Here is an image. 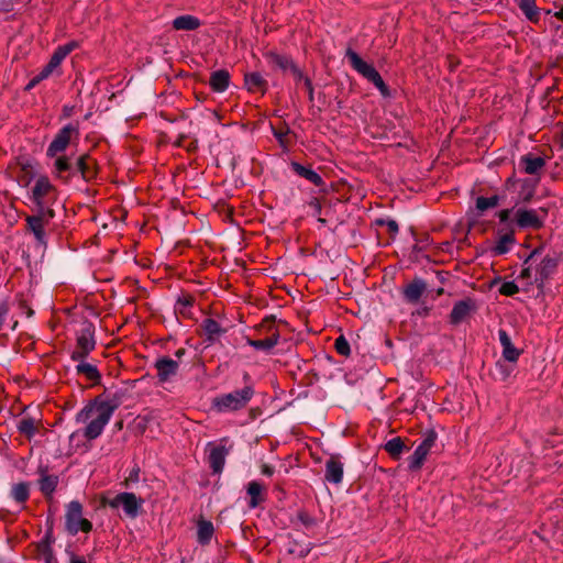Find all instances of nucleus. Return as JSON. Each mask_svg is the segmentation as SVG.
Masks as SVG:
<instances>
[{
    "label": "nucleus",
    "instance_id": "obj_44",
    "mask_svg": "<svg viewBox=\"0 0 563 563\" xmlns=\"http://www.w3.org/2000/svg\"><path fill=\"white\" fill-rule=\"evenodd\" d=\"M518 291L519 288L514 282H505L499 288V292L504 296H514Z\"/></svg>",
    "mask_w": 563,
    "mask_h": 563
},
{
    "label": "nucleus",
    "instance_id": "obj_20",
    "mask_svg": "<svg viewBox=\"0 0 563 563\" xmlns=\"http://www.w3.org/2000/svg\"><path fill=\"white\" fill-rule=\"evenodd\" d=\"M290 168L297 176L305 178L314 186H324L323 178L316 170H313L310 165L303 166L300 163L292 161L290 163Z\"/></svg>",
    "mask_w": 563,
    "mask_h": 563
},
{
    "label": "nucleus",
    "instance_id": "obj_16",
    "mask_svg": "<svg viewBox=\"0 0 563 563\" xmlns=\"http://www.w3.org/2000/svg\"><path fill=\"white\" fill-rule=\"evenodd\" d=\"M79 173L85 181H90L97 176V162L89 154L81 155L74 166V176Z\"/></svg>",
    "mask_w": 563,
    "mask_h": 563
},
{
    "label": "nucleus",
    "instance_id": "obj_31",
    "mask_svg": "<svg viewBox=\"0 0 563 563\" xmlns=\"http://www.w3.org/2000/svg\"><path fill=\"white\" fill-rule=\"evenodd\" d=\"M520 184L519 199L522 202H529L536 192L539 179L526 178L518 181Z\"/></svg>",
    "mask_w": 563,
    "mask_h": 563
},
{
    "label": "nucleus",
    "instance_id": "obj_24",
    "mask_svg": "<svg viewBox=\"0 0 563 563\" xmlns=\"http://www.w3.org/2000/svg\"><path fill=\"white\" fill-rule=\"evenodd\" d=\"M499 342L503 347V356L508 362H517L521 351L515 347V345L511 343L510 336L508 333L500 329L498 331Z\"/></svg>",
    "mask_w": 563,
    "mask_h": 563
},
{
    "label": "nucleus",
    "instance_id": "obj_54",
    "mask_svg": "<svg viewBox=\"0 0 563 563\" xmlns=\"http://www.w3.org/2000/svg\"><path fill=\"white\" fill-rule=\"evenodd\" d=\"M47 77H42V70L40 71L38 75H36L26 86V89H31L33 88L35 85H37L38 82H41L43 79H46Z\"/></svg>",
    "mask_w": 563,
    "mask_h": 563
},
{
    "label": "nucleus",
    "instance_id": "obj_48",
    "mask_svg": "<svg viewBox=\"0 0 563 563\" xmlns=\"http://www.w3.org/2000/svg\"><path fill=\"white\" fill-rule=\"evenodd\" d=\"M9 310H10V308H9L8 302H5V301L0 302V330L2 329V327L7 320Z\"/></svg>",
    "mask_w": 563,
    "mask_h": 563
},
{
    "label": "nucleus",
    "instance_id": "obj_40",
    "mask_svg": "<svg viewBox=\"0 0 563 563\" xmlns=\"http://www.w3.org/2000/svg\"><path fill=\"white\" fill-rule=\"evenodd\" d=\"M384 448L390 456L398 457L406 446L404 441L399 437H396L389 440Z\"/></svg>",
    "mask_w": 563,
    "mask_h": 563
},
{
    "label": "nucleus",
    "instance_id": "obj_15",
    "mask_svg": "<svg viewBox=\"0 0 563 563\" xmlns=\"http://www.w3.org/2000/svg\"><path fill=\"white\" fill-rule=\"evenodd\" d=\"M76 47V42H69L65 45L58 46L53 53L47 65L42 69V77H48Z\"/></svg>",
    "mask_w": 563,
    "mask_h": 563
},
{
    "label": "nucleus",
    "instance_id": "obj_6",
    "mask_svg": "<svg viewBox=\"0 0 563 563\" xmlns=\"http://www.w3.org/2000/svg\"><path fill=\"white\" fill-rule=\"evenodd\" d=\"M96 349L95 327L92 323H85L76 334V345L70 353L73 361H81Z\"/></svg>",
    "mask_w": 563,
    "mask_h": 563
},
{
    "label": "nucleus",
    "instance_id": "obj_26",
    "mask_svg": "<svg viewBox=\"0 0 563 563\" xmlns=\"http://www.w3.org/2000/svg\"><path fill=\"white\" fill-rule=\"evenodd\" d=\"M473 308V301L471 299L461 300L453 306L450 313V322L452 324L461 323L471 312Z\"/></svg>",
    "mask_w": 563,
    "mask_h": 563
},
{
    "label": "nucleus",
    "instance_id": "obj_30",
    "mask_svg": "<svg viewBox=\"0 0 563 563\" xmlns=\"http://www.w3.org/2000/svg\"><path fill=\"white\" fill-rule=\"evenodd\" d=\"M246 492L247 495L250 496V508H256L260 504H262L265 500L264 486L256 481H252L249 483Z\"/></svg>",
    "mask_w": 563,
    "mask_h": 563
},
{
    "label": "nucleus",
    "instance_id": "obj_60",
    "mask_svg": "<svg viewBox=\"0 0 563 563\" xmlns=\"http://www.w3.org/2000/svg\"><path fill=\"white\" fill-rule=\"evenodd\" d=\"M559 20H563V8L554 14Z\"/></svg>",
    "mask_w": 563,
    "mask_h": 563
},
{
    "label": "nucleus",
    "instance_id": "obj_39",
    "mask_svg": "<svg viewBox=\"0 0 563 563\" xmlns=\"http://www.w3.org/2000/svg\"><path fill=\"white\" fill-rule=\"evenodd\" d=\"M272 129H273V134L277 139L279 145L284 150H288V147L291 145V141L289 140V134H290L289 128L285 125V126L278 128V129L272 126Z\"/></svg>",
    "mask_w": 563,
    "mask_h": 563
},
{
    "label": "nucleus",
    "instance_id": "obj_18",
    "mask_svg": "<svg viewBox=\"0 0 563 563\" xmlns=\"http://www.w3.org/2000/svg\"><path fill=\"white\" fill-rule=\"evenodd\" d=\"M344 465L339 455H331L325 462L324 479L339 485L343 479Z\"/></svg>",
    "mask_w": 563,
    "mask_h": 563
},
{
    "label": "nucleus",
    "instance_id": "obj_64",
    "mask_svg": "<svg viewBox=\"0 0 563 563\" xmlns=\"http://www.w3.org/2000/svg\"><path fill=\"white\" fill-rule=\"evenodd\" d=\"M244 379L250 380V375L247 373H244Z\"/></svg>",
    "mask_w": 563,
    "mask_h": 563
},
{
    "label": "nucleus",
    "instance_id": "obj_59",
    "mask_svg": "<svg viewBox=\"0 0 563 563\" xmlns=\"http://www.w3.org/2000/svg\"><path fill=\"white\" fill-rule=\"evenodd\" d=\"M70 563H86V561L82 558L73 556Z\"/></svg>",
    "mask_w": 563,
    "mask_h": 563
},
{
    "label": "nucleus",
    "instance_id": "obj_47",
    "mask_svg": "<svg viewBox=\"0 0 563 563\" xmlns=\"http://www.w3.org/2000/svg\"><path fill=\"white\" fill-rule=\"evenodd\" d=\"M533 275L534 273L532 271L531 264L529 263L528 265H525V267L522 268L519 278L526 279L529 282V284H532L531 282H533Z\"/></svg>",
    "mask_w": 563,
    "mask_h": 563
},
{
    "label": "nucleus",
    "instance_id": "obj_13",
    "mask_svg": "<svg viewBox=\"0 0 563 563\" xmlns=\"http://www.w3.org/2000/svg\"><path fill=\"white\" fill-rule=\"evenodd\" d=\"M559 257L545 255L534 268L533 282L538 289L544 288L545 282L556 272Z\"/></svg>",
    "mask_w": 563,
    "mask_h": 563
},
{
    "label": "nucleus",
    "instance_id": "obj_2",
    "mask_svg": "<svg viewBox=\"0 0 563 563\" xmlns=\"http://www.w3.org/2000/svg\"><path fill=\"white\" fill-rule=\"evenodd\" d=\"M254 395V386L246 384L242 389L222 394L213 398L212 408L220 413L240 411L249 405Z\"/></svg>",
    "mask_w": 563,
    "mask_h": 563
},
{
    "label": "nucleus",
    "instance_id": "obj_7",
    "mask_svg": "<svg viewBox=\"0 0 563 563\" xmlns=\"http://www.w3.org/2000/svg\"><path fill=\"white\" fill-rule=\"evenodd\" d=\"M35 214L27 216L26 230L32 232L36 242L41 245H46L45 227L49 224L52 219L55 217L53 209H35Z\"/></svg>",
    "mask_w": 563,
    "mask_h": 563
},
{
    "label": "nucleus",
    "instance_id": "obj_36",
    "mask_svg": "<svg viewBox=\"0 0 563 563\" xmlns=\"http://www.w3.org/2000/svg\"><path fill=\"white\" fill-rule=\"evenodd\" d=\"M38 484H40V490L45 495V496H51L56 487H57V484H58V476L56 475H48V474H42L40 481H38Z\"/></svg>",
    "mask_w": 563,
    "mask_h": 563
},
{
    "label": "nucleus",
    "instance_id": "obj_28",
    "mask_svg": "<svg viewBox=\"0 0 563 563\" xmlns=\"http://www.w3.org/2000/svg\"><path fill=\"white\" fill-rule=\"evenodd\" d=\"M230 74L225 69H219L210 75L209 85L216 92H223L229 87Z\"/></svg>",
    "mask_w": 563,
    "mask_h": 563
},
{
    "label": "nucleus",
    "instance_id": "obj_17",
    "mask_svg": "<svg viewBox=\"0 0 563 563\" xmlns=\"http://www.w3.org/2000/svg\"><path fill=\"white\" fill-rule=\"evenodd\" d=\"M208 448H210L208 456L210 468L214 474H219L223 471L229 450L224 445H217L212 442L208 443Z\"/></svg>",
    "mask_w": 563,
    "mask_h": 563
},
{
    "label": "nucleus",
    "instance_id": "obj_51",
    "mask_svg": "<svg viewBox=\"0 0 563 563\" xmlns=\"http://www.w3.org/2000/svg\"><path fill=\"white\" fill-rule=\"evenodd\" d=\"M309 206L314 209V212L317 214L321 213L322 207H321V202L318 198H312L309 202Z\"/></svg>",
    "mask_w": 563,
    "mask_h": 563
},
{
    "label": "nucleus",
    "instance_id": "obj_62",
    "mask_svg": "<svg viewBox=\"0 0 563 563\" xmlns=\"http://www.w3.org/2000/svg\"><path fill=\"white\" fill-rule=\"evenodd\" d=\"M115 426H117V428H118V429H122V427H123V422H122V421H119V422H117V424H115Z\"/></svg>",
    "mask_w": 563,
    "mask_h": 563
},
{
    "label": "nucleus",
    "instance_id": "obj_21",
    "mask_svg": "<svg viewBox=\"0 0 563 563\" xmlns=\"http://www.w3.org/2000/svg\"><path fill=\"white\" fill-rule=\"evenodd\" d=\"M427 290V284L421 278H415L404 287L402 295L406 301L417 303Z\"/></svg>",
    "mask_w": 563,
    "mask_h": 563
},
{
    "label": "nucleus",
    "instance_id": "obj_38",
    "mask_svg": "<svg viewBox=\"0 0 563 563\" xmlns=\"http://www.w3.org/2000/svg\"><path fill=\"white\" fill-rule=\"evenodd\" d=\"M18 430L27 439H31L36 433L35 420L31 417H24L18 422Z\"/></svg>",
    "mask_w": 563,
    "mask_h": 563
},
{
    "label": "nucleus",
    "instance_id": "obj_8",
    "mask_svg": "<svg viewBox=\"0 0 563 563\" xmlns=\"http://www.w3.org/2000/svg\"><path fill=\"white\" fill-rule=\"evenodd\" d=\"M31 199L36 209H52L49 205L56 199V188L47 176H41L36 179L32 188Z\"/></svg>",
    "mask_w": 563,
    "mask_h": 563
},
{
    "label": "nucleus",
    "instance_id": "obj_5",
    "mask_svg": "<svg viewBox=\"0 0 563 563\" xmlns=\"http://www.w3.org/2000/svg\"><path fill=\"white\" fill-rule=\"evenodd\" d=\"M65 528L71 536L77 534L79 531L88 533L92 530V523L82 518V505L73 500L67 505L65 515Z\"/></svg>",
    "mask_w": 563,
    "mask_h": 563
},
{
    "label": "nucleus",
    "instance_id": "obj_35",
    "mask_svg": "<svg viewBox=\"0 0 563 563\" xmlns=\"http://www.w3.org/2000/svg\"><path fill=\"white\" fill-rule=\"evenodd\" d=\"M11 496L19 504L26 503L30 497V484L26 482L14 484L11 488Z\"/></svg>",
    "mask_w": 563,
    "mask_h": 563
},
{
    "label": "nucleus",
    "instance_id": "obj_41",
    "mask_svg": "<svg viewBox=\"0 0 563 563\" xmlns=\"http://www.w3.org/2000/svg\"><path fill=\"white\" fill-rule=\"evenodd\" d=\"M499 205V197L498 196H492V197H477L476 199V209L479 212H484L490 208H495Z\"/></svg>",
    "mask_w": 563,
    "mask_h": 563
},
{
    "label": "nucleus",
    "instance_id": "obj_53",
    "mask_svg": "<svg viewBox=\"0 0 563 563\" xmlns=\"http://www.w3.org/2000/svg\"><path fill=\"white\" fill-rule=\"evenodd\" d=\"M44 554L46 556V563H52V560L54 558H53V552L49 548V537L48 536L46 537V550L44 551Z\"/></svg>",
    "mask_w": 563,
    "mask_h": 563
},
{
    "label": "nucleus",
    "instance_id": "obj_56",
    "mask_svg": "<svg viewBox=\"0 0 563 563\" xmlns=\"http://www.w3.org/2000/svg\"><path fill=\"white\" fill-rule=\"evenodd\" d=\"M261 472L263 475L272 476L275 472L274 467L268 464H263L261 467Z\"/></svg>",
    "mask_w": 563,
    "mask_h": 563
},
{
    "label": "nucleus",
    "instance_id": "obj_4",
    "mask_svg": "<svg viewBox=\"0 0 563 563\" xmlns=\"http://www.w3.org/2000/svg\"><path fill=\"white\" fill-rule=\"evenodd\" d=\"M274 322L275 317L273 316L264 318L256 327L255 331L258 335L266 333L267 336L265 339L246 338L247 345L255 350L271 352L278 344L280 339L279 330L275 327Z\"/></svg>",
    "mask_w": 563,
    "mask_h": 563
},
{
    "label": "nucleus",
    "instance_id": "obj_29",
    "mask_svg": "<svg viewBox=\"0 0 563 563\" xmlns=\"http://www.w3.org/2000/svg\"><path fill=\"white\" fill-rule=\"evenodd\" d=\"M200 25V20L190 14L179 15L173 20V27L177 31H194Z\"/></svg>",
    "mask_w": 563,
    "mask_h": 563
},
{
    "label": "nucleus",
    "instance_id": "obj_12",
    "mask_svg": "<svg viewBox=\"0 0 563 563\" xmlns=\"http://www.w3.org/2000/svg\"><path fill=\"white\" fill-rule=\"evenodd\" d=\"M156 371V378L159 384H165L174 379L179 372L180 364L169 356H159L153 364Z\"/></svg>",
    "mask_w": 563,
    "mask_h": 563
},
{
    "label": "nucleus",
    "instance_id": "obj_42",
    "mask_svg": "<svg viewBox=\"0 0 563 563\" xmlns=\"http://www.w3.org/2000/svg\"><path fill=\"white\" fill-rule=\"evenodd\" d=\"M334 347L338 354L342 356H349L351 353V347L349 341L344 338V335H340L334 341Z\"/></svg>",
    "mask_w": 563,
    "mask_h": 563
},
{
    "label": "nucleus",
    "instance_id": "obj_23",
    "mask_svg": "<svg viewBox=\"0 0 563 563\" xmlns=\"http://www.w3.org/2000/svg\"><path fill=\"white\" fill-rule=\"evenodd\" d=\"M54 174L57 178L68 183L74 176V165L70 163L69 157L65 155L55 156Z\"/></svg>",
    "mask_w": 563,
    "mask_h": 563
},
{
    "label": "nucleus",
    "instance_id": "obj_25",
    "mask_svg": "<svg viewBox=\"0 0 563 563\" xmlns=\"http://www.w3.org/2000/svg\"><path fill=\"white\" fill-rule=\"evenodd\" d=\"M265 58L267 60V63L272 66V67H276V68H279L280 70L283 71H287V70H291V68L294 67L295 63L294 60L291 59V57L287 56V55H282V54H278L276 52H273V51H269L267 53H265Z\"/></svg>",
    "mask_w": 563,
    "mask_h": 563
},
{
    "label": "nucleus",
    "instance_id": "obj_14",
    "mask_svg": "<svg viewBox=\"0 0 563 563\" xmlns=\"http://www.w3.org/2000/svg\"><path fill=\"white\" fill-rule=\"evenodd\" d=\"M515 220L521 229L539 230L543 227L544 219L540 218L536 210L518 209L515 213Z\"/></svg>",
    "mask_w": 563,
    "mask_h": 563
},
{
    "label": "nucleus",
    "instance_id": "obj_43",
    "mask_svg": "<svg viewBox=\"0 0 563 563\" xmlns=\"http://www.w3.org/2000/svg\"><path fill=\"white\" fill-rule=\"evenodd\" d=\"M195 298L191 295H183L177 300V307L181 314H186V309L192 307Z\"/></svg>",
    "mask_w": 563,
    "mask_h": 563
},
{
    "label": "nucleus",
    "instance_id": "obj_9",
    "mask_svg": "<svg viewBox=\"0 0 563 563\" xmlns=\"http://www.w3.org/2000/svg\"><path fill=\"white\" fill-rule=\"evenodd\" d=\"M143 500L137 499L133 493H120L115 497L109 499L103 497L101 504L117 509L120 506L123 508L126 516L135 518L139 515Z\"/></svg>",
    "mask_w": 563,
    "mask_h": 563
},
{
    "label": "nucleus",
    "instance_id": "obj_34",
    "mask_svg": "<svg viewBox=\"0 0 563 563\" xmlns=\"http://www.w3.org/2000/svg\"><path fill=\"white\" fill-rule=\"evenodd\" d=\"M517 2L518 7L529 21L538 22L539 10L536 5V0H517Z\"/></svg>",
    "mask_w": 563,
    "mask_h": 563
},
{
    "label": "nucleus",
    "instance_id": "obj_1",
    "mask_svg": "<svg viewBox=\"0 0 563 563\" xmlns=\"http://www.w3.org/2000/svg\"><path fill=\"white\" fill-rule=\"evenodd\" d=\"M120 406L118 398L104 399L102 395L89 401L77 415L78 423H87L84 429V437L87 440L97 439L110 421L113 412Z\"/></svg>",
    "mask_w": 563,
    "mask_h": 563
},
{
    "label": "nucleus",
    "instance_id": "obj_32",
    "mask_svg": "<svg viewBox=\"0 0 563 563\" xmlns=\"http://www.w3.org/2000/svg\"><path fill=\"white\" fill-rule=\"evenodd\" d=\"M201 328L210 342L214 341L217 336L224 332L220 323L211 318L205 319L201 323Z\"/></svg>",
    "mask_w": 563,
    "mask_h": 563
},
{
    "label": "nucleus",
    "instance_id": "obj_49",
    "mask_svg": "<svg viewBox=\"0 0 563 563\" xmlns=\"http://www.w3.org/2000/svg\"><path fill=\"white\" fill-rule=\"evenodd\" d=\"M542 249L543 247H537L534 249L530 254L529 256L523 262V265H528L529 263H531L532 261H534V258L541 254L542 252Z\"/></svg>",
    "mask_w": 563,
    "mask_h": 563
},
{
    "label": "nucleus",
    "instance_id": "obj_22",
    "mask_svg": "<svg viewBox=\"0 0 563 563\" xmlns=\"http://www.w3.org/2000/svg\"><path fill=\"white\" fill-rule=\"evenodd\" d=\"M76 374L79 376H84L87 380L91 382L93 385H98L101 382V374L97 366L92 363L86 361V358H81V361H76Z\"/></svg>",
    "mask_w": 563,
    "mask_h": 563
},
{
    "label": "nucleus",
    "instance_id": "obj_63",
    "mask_svg": "<svg viewBox=\"0 0 563 563\" xmlns=\"http://www.w3.org/2000/svg\"><path fill=\"white\" fill-rule=\"evenodd\" d=\"M318 221H319L320 223H322V224H324V223L327 222V221H325V219H323V218H318Z\"/></svg>",
    "mask_w": 563,
    "mask_h": 563
},
{
    "label": "nucleus",
    "instance_id": "obj_45",
    "mask_svg": "<svg viewBox=\"0 0 563 563\" xmlns=\"http://www.w3.org/2000/svg\"><path fill=\"white\" fill-rule=\"evenodd\" d=\"M297 518L306 528H312L317 525V520L313 517H311L307 511H299Z\"/></svg>",
    "mask_w": 563,
    "mask_h": 563
},
{
    "label": "nucleus",
    "instance_id": "obj_10",
    "mask_svg": "<svg viewBox=\"0 0 563 563\" xmlns=\"http://www.w3.org/2000/svg\"><path fill=\"white\" fill-rule=\"evenodd\" d=\"M78 134H79L78 126L73 123H69V124L65 125L64 128H62L58 131V133L56 134V136L54 137V140L48 145L47 152H46L47 156L55 157L59 153H63L69 145L71 137L74 135L78 136Z\"/></svg>",
    "mask_w": 563,
    "mask_h": 563
},
{
    "label": "nucleus",
    "instance_id": "obj_52",
    "mask_svg": "<svg viewBox=\"0 0 563 563\" xmlns=\"http://www.w3.org/2000/svg\"><path fill=\"white\" fill-rule=\"evenodd\" d=\"M303 85L308 91L309 100L312 101L313 100V86H312L311 80L309 78H305Z\"/></svg>",
    "mask_w": 563,
    "mask_h": 563
},
{
    "label": "nucleus",
    "instance_id": "obj_50",
    "mask_svg": "<svg viewBox=\"0 0 563 563\" xmlns=\"http://www.w3.org/2000/svg\"><path fill=\"white\" fill-rule=\"evenodd\" d=\"M290 73L292 74L294 78L297 80V81H300V80H303L305 81V76H303V73L298 68V66L295 64L294 67L291 68Z\"/></svg>",
    "mask_w": 563,
    "mask_h": 563
},
{
    "label": "nucleus",
    "instance_id": "obj_55",
    "mask_svg": "<svg viewBox=\"0 0 563 563\" xmlns=\"http://www.w3.org/2000/svg\"><path fill=\"white\" fill-rule=\"evenodd\" d=\"M510 213H511V210L510 209H504V210H500L498 212V218L500 220V222H506L508 221L509 217H510Z\"/></svg>",
    "mask_w": 563,
    "mask_h": 563
},
{
    "label": "nucleus",
    "instance_id": "obj_3",
    "mask_svg": "<svg viewBox=\"0 0 563 563\" xmlns=\"http://www.w3.org/2000/svg\"><path fill=\"white\" fill-rule=\"evenodd\" d=\"M345 56L349 58L352 68L369 82H372L384 97L390 96L388 86L385 84L379 73L371 64L364 62L352 48L346 49Z\"/></svg>",
    "mask_w": 563,
    "mask_h": 563
},
{
    "label": "nucleus",
    "instance_id": "obj_37",
    "mask_svg": "<svg viewBox=\"0 0 563 563\" xmlns=\"http://www.w3.org/2000/svg\"><path fill=\"white\" fill-rule=\"evenodd\" d=\"M213 525L210 521L207 520H200L198 522V541L201 544H208L213 536Z\"/></svg>",
    "mask_w": 563,
    "mask_h": 563
},
{
    "label": "nucleus",
    "instance_id": "obj_57",
    "mask_svg": "<svg viewBox=\"0 0 563 563\" xmlns=\"http://www.w3.org/2000/svg\"><path fill=\"white\" fill-rule=\"evenodd\" d=\"M139 475H140V468L139 467H134L131 472H130V475L128 477V481H131V482H139Z\"/></svg>",
    "mask_w": 563,
    "mask_h": 563
},
{
    "label": "nucleus",
    "instance_id": "obj_46",
    "mask_svg": "<svg viewBox=\"0 0 563 563\" xmlns=\"http://www.w3.org/2000/svg\"><path fill=\"white\" fill-rule=\"evenodd\" d=\"M378 225H386L388 229V232L391 235H396L398 233V223L395 220H377Z\"/></svg>",
    "mask_w": 563,
    "mask_h": 563
},
{
    "label": "nucleus",
    "instance_id": "obj_61",
    "mask_svg": "<svg viewBox=\"0 0 563 563\" xmlns=\"http://www.w3.org/2000/svg\"><path fill=\"white\" fill-rule=\"evenodd\" d=\"M443 292H444V289L443 288H439L437 290V296H441V295H443Z\"/></svg>",
    "mask_w": 563,
    "mask_h": 563
},
{
    "label": "nucleus",
    "instance_id": "obj_19",
    "mask_svg": "<svg viewBox=\"0 0 563 563\" xmlns=\"http://www.w3.org/2000/svg\"><path fill=\"white\" fill-rule=\"evenodd\" d=\"M545 166V159L541 156H536L528 153L520 157L519 167L529 175H540Z\"/></svg>",
    "mask_w": 563,
    "mask_h": 563
},
{
    "label": "nucleus",
    "instance_id": "obj_33",
    "mask_svg": "<svg viewBox=\"0 0 563 563\" xmlns=\"http://www.w3.org/2000/svg\"><path fill=\"white\" fill-rule=\"evenodd\" d=\"M515 244L514 232H508L499 236L496 245L493 247V253L495 255L506 254L511 245Z\"/></svg>",
    "mask_w": 563,
    "mask_h": 563
},
{
    "label": "nucleus",
    "instance_id": "obj_11",
    "mask_svg": "<svg viewBox=\"0 0 563 563\" xmlns=\"http://www.w3.org/2000/svg\"><path fill=\"white\" fill-rule=\"evenodd\" d=\"M437 432L429 430L424 433L422 442L417 446L412 455L409 457V468L418 471L423 465V462L429 454L431 448L437 441Z\"/></svg>",
    "mask_w": 563,
    "mask_h": 563
},
{
    "label": "nucleus",
    "instance_id": "obj_27",
    "mask_svg": "<svg viewBox=\"0 0 563 563\" xmlns=\"http://www.w3.org/2000/svg\"><path fill=\"white\" fill-rule=\"evenodd\" d=\"M244 85L250 92H262L267 90V81L260 73H250L244 76Z\"/></svg>",
    "mask_w": 563,
    "mask_h": 563
},
{
    "label": "nucleus",
    "instance_id": "obj_58",
    "mask_svg": "<svg viewBox=\"0 0 563 563\" xmlns=\"http://www.w3.org/2000/svg\"><path fill=\"white\" fill-rule=\"evenodd\" d=\"M186 353H187L186 349L180 347V349L175 351L174 356L176 357V361L179 362L183 358V356L186 355Z\"/></svg>",
    "mask_w": 563,
    "mask_h": 563
}]
</instances>
